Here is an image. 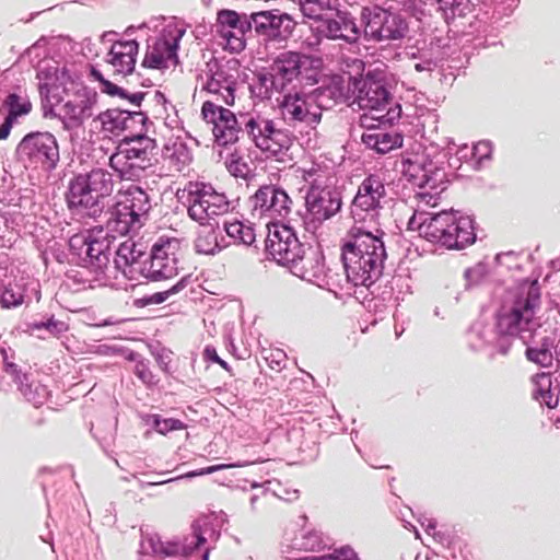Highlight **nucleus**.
<instances>
[{
  "label": "nucleus",
  "instance_id": "nucleus-20",
  "mask_svg": "<svg viewBox=\"0 0 560 560\" xmlns=\"http://www.w3.org/2000/svg\"><path fill=\"white\" fill-rule=\"evenodd\" d=\"M178 38L174 36L156 38L147 46L141 66L151 70H165L178 63Z\"/></svg>",
  "mask_w": 560,
  "mask_h": 560
},
{
  "label": "nucleus",
  "instance_id": "nucleus-46",
  "mask_svg": "<svg viewBox=\"0 0 560 560\" xmlns=\"http://www.w3.org/2000/svg\"><path fill=\"white\" fill-rule=\"evenodd\" d=\"M184 288L182 281L172 285L170 289L161 292H156L148 298H145L147 304H160L166 301L171 295L178 293Z\"/></svg>",
  "mask_w": 560,
  "mask_h": 560
},
{
  "label": "nucleus",
  "instance_id": "nucleus-42",
  "mask_svg": "<svg viewBox=\"0 0 560 560\" xmlns=\"http://www.w3.org/2000/svg\"><path fill=\"white\" fill-rule=\"evenodd\" d=\"M168 159L173 170L176 172H184L192 160L184 144L175 145Z\"/></svg>",
  "mask_w": 560,
  "mask_h": 560
},
{
  "label": "nucleus",
  "instance_id": "nucleus-30",
  "mask_svg": "<svg viewBox=\"0 0 560 560\" xmlns=\"http://www.w3.org/2000/svg\"><path fill=\"white\" fill-rule=\"evenodd\" d=\"M362 142L377 153L385 154L402 145V136L396 131L380 130L364 131Z\"/></svg>",
  "mask_w": 560,
  "mask_h": 560
},
{
  "label": "nucleus",
  "instance_id": "nucleus-45",
  "mask_svg": "<svg viewBox=\"0 0 560 560\" xmlns=\"http://www.w3.org/2000/svg\"><path fill=\"white\" fill-rule=\"evenodd\" d=\"M295 560H360L357 553L350 548H342L340 550H336L331 555L320 556V557H304Z\"/></svg>",
  "mask_w": 560,
  "mask_h": 560
},
{
  "label": "nucleus",
  "instance_id": "nucleus-13",
  "mask_svg": "<svg viewBox=\"0 0 560 560\" xmlns=\"http://www.w3.org/2000/svg\"><path fill=\"white\" fill-rule=\"evenodd\" d=\"M295 21L278 9L252 13V30L266 44L283 46L292 36Z\"/></svg>",
  "mask_w": 560,
  "mask_h": 560
},
{
  "label": "nucleus",
  "instance_id": "nucleus-21",
  "mask_svg": "<svg viewBox=\"0 0 560 560\" xmlns=\"http://www.w3.org/2000/svg\"><path fill=\"white\" fill-rule=\"evenodd\" d=\"M255 209L261 213L285 218L292 210V200L288 194L273 185L261 186L253 196Z\"/></svg>",
  "mask_w": 560,
  "mask_h": 560
},
{
  "label": "nucleus",
  "instance_id": "nucleus-4",
  "mask_svg": "<svg viewBox=\"0 0 560 560\" xmlns=\"http://www.w3.org/2000/svg\"><path fill=\"white\" fill-rule=\"evenodd\" d=\"M139 43L136 39H118L113 42L108 51L104 56L105 71H102L97 65L89 66L88 77L92 81L100 83L103 93L110 96L119 95L122 89L114 81H121L135 72Z\"/></svg>",
  "mask_w": 560,
  "mask_h": 560
},
{
  "label": "nucleus",
  "instance_id": "nucleus-38",
  "mask_svg": "<svg viewBox=\"0 0 560 560\" xmlns=\"http://www.w3.org/2000/svg\"><path fill=\"white\" fill-rule=\"evenodd\" d=\"M401 107L395 104L394 108H388L383 113L369 112L360 116L359 124L365 131L380 130V125L392 124L400 117Z\"/></svg>",
  "mask_w": 560,
  "mask_h": 560
},
{
  "label": "nucleus",
  "instance_id": "nucleus-3",
  "mask_svg": "<svg viewBox=\"0 0 560 560\" xmlns=\"http://www.w3.org/2000/svg\"><path fill=\"white\" fill-rule=\"evenodd\" d=\"M541 305V287L538 281H523L513 292L510 304L502 308L498 319L500 330L506 335L532 330L539 325Z\"/></svg>",
  "mask_w": 560,
  "mask_h": 560
},
{
  "label": "nucleus",
  "instance_id": "nucleus-22",
  "mask_svg": "<svg viewBox=\"0 0 560 560\" xmlns=\"http://www.w3.org/2000/svg\"><path fill=\"white\" fill-rule=\"evenodd\" d=\"M319 31L328 39L343 40L347 44L358 43L361 34H363L352 15L337 10L332 16L329 15L324 20Z\"/></svg>",
  "mask_w": 560,
  "mask_h": 560
},
{
  "label": "nucleus",
  "instance_id": "nucleus-32",
  "mask_svg": "<svg viewBox=\"0 0 560 560\" xmlns=\"http://www.w3.org/2000/svg\"><path fill=\"white\" fill-rule=\"evenodd\" d=\"M144 252L131 238L120 243L116 249L115 265L117 269L121 270L125 275L132 272L136 265H138Z\"/></svg>",
  "mask_w": 560,
  "mask_h": 560
},
{
  "label": "nucleus",
  "instance_id": "nucleus-10",
  "mask_svg": "<svg viewBox=\"0 0 560 560\" xmlns=\"http://www.w3.org/2000/svg\"><path fill=\"white\" fill-rule=\"evenodd\" d=\"M386 197L384 182L377 175H370L359 185L352 200L351 217L354 224L377 226L382 200Z\"/></svg>",
  "mask_w": 560,
  "mask_h": 560
},
{
  "label": "nucleus",
  "instance_id": "nucleus-39",
  "mask_svg": "<svg viewBox=\"0 0 560 560\" xmlns=\"http://www.w3.org/2000/svg\"><path fill=\"white\" fill-rule=\"evenodd\" d=\"M551 376L548 373H538L532 378L533 397L540 404L552 408L557 405L558 399L551 392Z\"/></svg>",
  "mask_w": 560,
  "mask_h": 560
},
{
  "label": "nucleus",
  "instance_id": "nucleus-49",
  "mask_svg": "<svg viewBox=\"0 0 560 560\" xmlns=\"http://www.w3.org/2000/svg\"><path fill=\"white\" fill-rule=\"evenodd\" d=\"M270 357H272L273 359L270 360L269 357L266 358V361L268 362L269 366L272 370L280 371L283 368L285 353L281 350H276L275 352H271Z\"/></svg>",
  "mask_w": 560,
  "mask_h": 560
},
{
  "label": "nucleus",
  "instance_id": "nucleus-2",
  "mask_svg": "<svg viewBox=\"0 0 560 560\" xmlns=\"http://www.w3.org/2000/svg\"><path fill=\"white\" fill-rule=\"evenodd\" d=\"M408 230L447 249H463L476 240L472 221L442 211L435 214L415 211L408 221Z\"/></svg>",
  "mask_w": 560,
  "mask_h": 560
},
{
  "label": "nucleus",
  "instance_id": "nucleus-12",
  "mask_svg": "<svg viewBox=\"0 0 560 560\" xmlns=\"http://www.w3.org/2000/svg\"><path fill=\"white\" fill-rule=\"evenodd\" d=\"M184 257L182 243L176 237L161 236L153 244L150 255L148 277L154 281L177 276Z\"/></svg>",
  "mask_w": 560,
  "mask_h": 560
},
{
  "label": "nucleus",
  "instance_id": "nucleus-34",
  "mask_svg": "<svg viewBox=\"0 0 560 560\" xmlns=\"http://www.w3.org/2000/svg\"><path fill=\"white\" fill-rule=\"evenodd\" d=\"M337 0H299V8L305 19L320 21L327 19L336 11Z\"/></svg>",
  "mask_w": 560,
  "mask_h": 560
},
{
  "label": "nucleus",
  "instance_id": "nucleus-7",
  "mask_svg": "<svg viewBox=\"0 0 560 560\" xmlns=\"http://www.w3.org/2000/svg\"><path fill=\"white\" fill-rule=\"evenodd\" d=\"M330 95L325 89L314 93H287L279 102L282 119L291 127H308L315 129L322 121L323 97Z\"/></svg>",
  "mask_w": 560,
  "mask_h": 560
},
{
  "label": "nucleus",
  "instance_id": "nucleus-17",
  "mask_svg": "<svg viewBox=\"0 0 560 560\" xmlns=\"http://www.w3.org/2000/svg\"><path fill=\"white\" fill-rule=\"evenodd\" d=\"M205 73L206 80L202 90L217 96V103L221 101L226 106H234L235 93L238 81L237 71L228 66L208 65Z\"/></svg>",
  "mask_w": 560,
  "mask_h": 560
},
{
  "label": "nucleus",
  "instance_id": "nucleus-25",
  "mask_svg": "<svg viewBox=\"0 0 560 560\" xmlns=\"http://www.w3.org/2000/svg\"><path fill=\"white\" fill-rule=\"evenodd\" d=\"M432 162H429L422 153H412L401 161L402 175L415 185L425 188L433 187L432 180Z\"/></svg>",
  "mask_w": 560,
  "mask_h": 560
},
{
  "label": "nucleus",
  "instance_id": "nucleus-6",
  "mask_svg": "<svg viewBox=\"0 0 560 560\" xmlns=\"http://www.w3.org/2000/svg\"><path fill=\"white\" fill-rule=\"evenodd\" d=\"M244 118L243 131L254 145L268 158L279 159L292 145L290 132L278 127L275 119L261 112L241 115Z\"/></svg>",
  "mask_w": 560,
  "mask_h": 560
},
{
  "label": "nucleus",
  "instance_id": "nucleus-43",
  "mask_svg": "<svg viewBox=\"0 0 560 560\" xmlns=\"http://www.w3.org/2000/svg\"><path fill=\"white\" fill-rule=\"evenodd\" d=\"M24 295L21 292V290H16V287L13 288L11 284L4 288L1 298L0 303L3 307L10 308V307H16L23 303Z\"/></svg>",
  "mask_w": 560,
  "mask_h": 560
},
{
  "label": "nucleus",
  "instance_id": "nucleus-29",
  "mask_svg": "<svg viewBox=\"0 0 560 560\" xmlns=\"http://www.w3.org/2000/svg\"><path fill=\"white\" fill-rule=\"evenodd\" d=\"M115 238V235H110L109 232H105L102 228L92 230L90 232V241L85 247L86 259H89L91 264H105L108 260V255Z\"/></svg>",
  "mask_w": 560,
  "mask_h": 560
},
{
  "label": "nucleus",
  "instance_id": "nucleus-5",
  "mask_svg": "<svg viewBox=\"0 0 560 560\" xmlns=\"http://www.w3.org/2000/svg\"><path fill=\"white\" fill-rule=\"evenodd\" d=\"M360 19L363 36L368 42L401 43L410 33L409 21L399 11L378 5L364 7Z\"/></svg>",
  "mask_w": 560,
  "mask_h": 560
},
{
  "label": "nucleus",
  "instance_id": "nucleus-31",
  "mask_svg": "<svg viewBox=\"0 0 560 560\" xmlns=\"http://www.w3.org/2000/svg\"><path fill=\"white\" fill-rule=\"evenodd\" d=\"M120 207H126L131 213H138L149 218L151 209L149 195L139 186L130 185L126 190L119 192V199L116 202Z\"/></svg>",
  "mask_w": 560,
  "mask_h": 560
},
{
  "label": "nucleus",
  "instance_id": "nucleus-41",
  "mask_svg": "<svg viewBox=\"0 0 560 560\" xmlns=\"http://www.w3.org/2000/svg\"><path fill=\"white\" fill-rule=\"evenodd\" d=\"M196 252L205 255H214L219 249L217 236L213 231L199 234L195 241Z\"/></svg>",
  "mask_w": 560,
  "mask_h": 560
},
{
  "label": "nucleus",
  "instance_id": "nucleus-27",
  "mask_svg": "<svg viewBox=\"0 0 560 560\" xmlns=\"http://www.w3.org/2000/svg\"><path fill=\"white\" fill-rule=\"evenodd\" d=\"M148 218L131 213L126 207L116 203L112 217L107 221V230L118 235L135 234L145 224Z\"/></svg>",
  "mask_w": 560,
  "mask_h": 560
},
{
  "label": "nucleus",
  "instance_id": "nucleus-9",
  "mask_svg": "<svg viewBox=\"0 0 560 560\" xmlns=\"http://www.w3.org/2000/svg\"><path fill=\"white\" fill-rule=\"evenodd\" d=\"M184 194L189 218L201 225L229 211L226 197L203 183L189 182L184 188Z\"/></svg>",
  "mask_w": 560,
  "mask_h": 560
},
{
  "label": "nucleus",
  "instance_id": "nucleus-40",
  "mask_svg": "<svg viewBox=\"0 0 560 560\" xmlns=\"http://www.w3.org/2000/svg\"><path fill=\"white\" fill-rule=\"evenodd\" d=\"M525 354L528 361L541 368H550L552 365L553 354L547 343H542L540 347H528Z\"/></svg>",
  "mask_w": 560,
  "mask_h": 560
},
{
  "label": "nucleus",
  "instance_id": "nucleus-50",
  "mask_svg": "<svg viewBox=\"0 0 560 560\" xmlns=\"http://www.w3.org/2000/svg\"><path fill=\"white\" fill-rule=\"evenodd\" d=\"M205 354L207 358H209L212 362H215L218 363L221 368H223L224 370L226 371H231V368L229 366V364L222 360L214 348H209L207 347L206 350H205Z\"/></svg>",
  "mask_w": 560,
  "mask_h": 560
},
{
  "label": "nucleus",
  "instance_id": "nucleus-26",
  "mask_svg": "<svg viewBox=\"0 0 560 560\" xmlns=\"http://www.w3.org/2000/svg\"><path fill=\"white\" fill-rule=\"evenodd\" d=\"M7 109V116L0 125V141L9 138L11 129L19 117L28 115L33 105L27 97L10 93L2 103L0 112Z\"/></svg>",
  "mask_w": 560,
  "mask_h": 560
},
{
  "label": "nucleus",
  "instance_id": "nucleus-16",
  "mask_svg": "<svg viewBox=\"0 0 560 560\" xmlns=\"http://www.w3.org/2000/svg\"><path fill=\"white\" fill-rule=\"evenodd\" d=\"M215 30L231 50L241 51L245 48V34L252 31V13L221 9L217 12Z\"/></svg>",
  "mask_w": 560,
  "mask_h": 560
},
{
  "label": "nucleus",
  "instance_id": "nucleus-19",
  "mask_svg": "<svg viewBox=\"0 0 560 560\" xmlns=\"http://www.w3.org/2000/svg\"><path fill=\"white\" fill-rule=\"evenodd\" d=\"M95 101L88 94H77L67 100L55 114L52 109L45 112L44 117L58 116L62 122V128L67 131H73L83 127L84 122L93 116Z\"/></svg>",
  "mask_w": 560,
  "mask_h": 560
},
{
  "label": "nucleus",
  "instance_id": "nucleus-47",
  "mask_svg": "<svg viewBox=\"0 0 560 560\" xmlns=\"http://www.w3.org/2000/svg\"><path fill=\"white\" fill-rule=\"evenodd\" d=\"M90 241V234L88 236L82 234H75L69 240L70 249L81 258L86 259L88 242Z\"/></svg>",
  "mask_w": 560,
  "mask_h": 560
},
{
  "label": "nucleus",
  "instance_id": "nucleus-14",
  "mask_svg": "<svg viewBox=\"0 0 560 560\" xmlns=\"http://www.w3.org/2000/svg\"><path fill=\"white\" fill-rule=\"evenodd\" d=\"M202 120L212 127V135L219 145L236 143L243 132L242 122L229 108L215 101H205L200 112Z\"/></svg>",
  "mask_w": 560,
  "mask_h": 560
},
{
  "label": "nucleus",
  "instance_id": "nucleus-11",
  "mask_svg": "<svg viewBox=\"0 0 560 560\" xmlns=\"http://www.w3.org/2000/svg\"><path fill=\"white\" fill-rule=\"evenodd\" d=\"M16 154L24 163L51 170L59 161V145L52 133L34 131L22 138L16 147Z\"/></svg>",
  "mask_w": 560,
  "mask_h": 560
},
{
  "label": "nucleus",
  "instance_id": "nucleus-48",
  "mask_svg": "<svg viewBox=\"0 0 560 560\" xmlns=\"http://www.w3.org/2000/svg\"><path fill=\"white\" fill-rule=\"evenodd\" d=\"M323 546V540L320 534L318 532H310L307 535L303 537V541L300 545L301 548L308 551H315L320 549Z\"/></svg>",
  "mask_w": 560,
  "mask_h": 560
},
{
  "label": "nucleus",
  "instance_id": "nucleus-8",
  "mask_svg": "<svg viewBox=\"0 0 560 560\" xmlns=\"http://www.w3.org/2000/svg\"><path fill=\"white\" fill-rule=\"evenodd\" d=\"M152 140L140 137L119 144L109 158L110 167L122 179H132L152 166Z\"/></svg>",
  "mask_w": 560,
  "mask_h": 560
},
{
  "label": "nucleus",
  "instance_id": "nucleus-24",
  "mask_svg": "<svg viewBox=\"0 0 560 560\" xmlns=\"http://www.w3.org/2000/svg\"><path fill=\"white\" fill-rule=\"evenodd\" d=\"M307 63V59L293 51L281 54L271 67L272 86L276 90H284L288 83L302 77V68Z\"/></svg>",
  "mask_w": 560,
  "mask_h": 560
},
{
  "label": "nucleus",
  "instance_id": "nucleus-33",
  "mask_svg": "<svg viewBox=\"0 0 560 560\" xmlns=\"http://www.w3.org/2000/svg\"><path fill=\"white\" fill-rule=\"evenodd\" d=\"M224 164L228 172L234 177L246 179L253 172L250 156L240 147L228 153Z\"/></svg>",
  "mask_w": 560,
  "mask_h": 560
},
{
  "label": "nucleus",
  "instance_id": "nucleus-37",
  "mask_svg": "<svg viewBox=\"0 0 560 560\" xmlns=\"http://www.w3.org/2000/svg\"><path fill=\"white\" fill-rule=\"evenodd\" d=\"M103 129L113 135H118L120 131L130 128L133 120L131 113L119 109H108L98 116Z\"/></svg>",
  "mask_w": 560,
  "mask_h": 560
},
{
  "label": "nucleus",
  "instance_id": "nucleus-36",
  "mask_svg": "<svg viewBox=\"0 0 560 560\" xmlns=\"http://www.w3.org/2000/svg\"><path fill=\"white\" fill-rule=\"evenodd\" d=\"M223 230L234 244L252 245L256 233L252 225L245 224L236 218L224 219Z\"/></svg>",
  "mask_w": 560,
  "mask_h": 560
},
{
  "label": "nucleus",
  "instance_id": "nucleus-52",
  "mask_svg": "<svg viewBox=\"0 0 560 560\" xmlns=\"http://www.w3.org/2000/svg\"><path fill=\"white\" fill-rule=\"evenodd\" d=\"M315 172H316V171H315L313 167H312L311 170H308V171H304V175H303V177H304L305 179H307V176H308V177H312V176L315 174Z\"/></svg>",
  "mask_w": 560,
  "mask_h": 560
},
{
  "label": "nucleus",
  "instance_id": "nucleus-23",
  "mask_svg": "<svg viewBox=\"0 0 560 560\" xmlns=\"http://www.w3.org/2000/svg\"><path fill=\"white\" fill-rule=\"evenodd\" d=\"M357 102L361 109L369 112L383 113L388 108H394L390 105V94L385 85L370 75L360 82Z\"/></svg>",
  "mask_w": 560,
  "mask_h": 560
},
{
  "label": "nucleus",
  "instance_id": "nucleus-53",
  "mask_svg": "<svg viewBox=\"0 0 560 560\" xmlns=\"http://www.w3.org/2000/svg\"><path fill=\"white\" fill-rule=\"evenodd\" d=\"M205 541H206V539L200 534H198L197 535V547L202 545Z\"/></svg>",
  "mask_w": 560,
  "mask_h": 560
},
{
  "label": "nucleus",
  "instance_id": "nucleus-15",
  "mask_svg": "<svg viewBox=\"0 0 560 560\" xmlns=\"http://www.w3.org/2000/svg\"><path fill=\"white\" fill-rule=\"evenodd\" d=\"M267 228L265 249L275 261L289 265L304 260L302 245L291 229L277 224Z\"/></svg>",
  "mask_w": 560,
  "mask_h": 560
},
{
  "label": "nucleus",
  "instance_id": "nucleus-51",
  "mask_svg": "<svg viewBox=\"0 0 560 560\" xmlns=\"http://www.w3.org/2000/svg\"><path fill=\"white\" fill-rule=\"evenodd\" d=\"M249 463H246V464L237 463V464H231V465H225V464L214 465V466L207 467L202 471V474H212L214 471L226 469V468H231V467H244V466H246ZM250 464H254V462H252Z\"/></svg>",
  "mask_w": 560,
  "mask_h": 560
},
{
  "label": "nucleus",
  "instance_id": "nucleus-35",
  "mask_svg": "<svg viewBox=\"0 0 560 560\" xmlns=\"http://www.w3.org/2000/svg\"><path fill=\"white\" fill-rule=\"evenodd\" d=\"M81 176L85 179L89 189L92 190L98 201L112 194L114 183L112 175L105 170L94 168L90 173Z\"/></svg>",
  "mask_w": 560,
  "mask_h": 560
},
{
  "label": "nucleus",
  "instance_id": "nucleus-28",
  "mask_svg": "<svg viewBox=\"0 0 560 560\" xmlns=\"http://www.w3.org/2000/svg\"><path fill=\"white\" fill-rule=\"evenodd\" d=\"M67 201L71 209H88L92 213L100 210L98 199L94 196L89 185L81 175L74 177L69 186Z\"/></svg>",
  "mask_w": 560,
  "mask_h": 560
},
{
  "label": "nucleus",
  "instance_id": "nucleus-44",
  "mask_svg": "<svg viewBox=\"0 0 560 560\" xmlns=\"http://www.w3.org/2000/svg\"><path fill=\"white\" fill-rule=\"evenodd\" d=\"M153 418L154 429L156 430V432L164 435L171 431L183 430L185 428V424L178 419H161L159 416H154Z\"/></svg>",
  "mask_w": 560,
  "mask_h": 560
},
{
  "label": "nucleus",
  "instance_id": "nucleus-1",
  "mask_svg": "<svg viewBox=\"0 0 560 560\" xmlns=\"http://www.w3.org/2000/svg\"><path fill=\"white\" fill-rule=\"evenodd\" d=\"M378 226L353 224L341 244V258L348 281L353 285L370 287L383 273L387 257Z\"/></svg>",
  "mask_w": 560,
  "mask_h": 560
},
{
  "label": "nucleus",
  "instance_id": "nucleus-54",
  "mask_svg": "<svg viewBox=\"0 0 560 560\" xmlns=\"http://www.w3.org/2000/svg\"><path fill=\"white\" fill-rule=\"evenodd\" d=\"M203 560H208V553L203 556Z\"/></svg>",
  "mask_w": 560,
  "mask_h": 560
},
{
  "label": "nucleus",
  "instance_id": "nucleus-18",
  "mask_svg": "<svg viewBox=\"0 0 560 560\" xmlns=\"http://www.w3.org/2000/svg\"><path fill=\"white\" fill-rule=\"evenodd\" d=\"M305 205L312 220L322 223L340 211L342 200L336 188L312 186L305 197Z\"/></svg>",
  "mask_w": 560,
  "mask_h": 560
}]
</instances>
